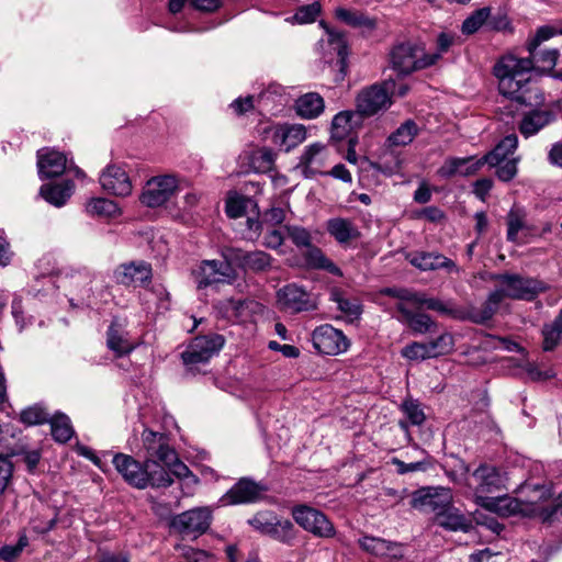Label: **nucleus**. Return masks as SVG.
I'll return each mask as SVG.
<instances>
[{"label":"nucleus","instance_id":"obj_2","mask_svg":"<svg viewBox=\"0 0 562 562\" xmlns=\"http://www.w3.org/2000/svg\"><path fill=\"white\" fill-rule=\"evenodd\" d=\"M490 280L497 283L496 290L504 300L531 302L550 288L538 278L513 272L493 273L490 276Z\"/></svg>","mask_w":562,"mask_h":562},{"label":"nucleus","instance_id":"obj_58","mask_svg":"<svg viewBox=\"0 0 562 562\" xmlns=\"http://www.w3.org/2000/svg\"><path fill=\"white\" fill-rule=\"evenodd\" d=\"M268 536L281 542H289L293 538V524L288 519L281 520L277 518Z\"/></svg>","mask_w":562,"mask_h":562},{"label":"nucleus","instance_id":"obj_56","mask_svg":"<svg viewBox=\"0 0 562 562\" xmlns=\"http://www.w3.org/2000/svg\"><path fill=\"white\" fill-rule=\"evenodd\" d=\"M274 159V153L270 148L263 147L254 154L251 164L257 171L267 172L272 169Z\"/></svg>","mask_w":562,"mask_h":562},{"label":"nucleus","instance_id":"obj_6","mask_svg":"<svg viewBox=\"0 0 562 562\" xmlns=\"http://www.w3.org/2000/svg\"><path fill=\"white\" fill-rule=\"evenodd\" d=\"M472 483L475 502L483 507L486 499H492L493 494L507 490V477L493 465H480L472 473Z\"/></svg>","mask_w":562,"mask_h":562},{"label":"nucleus","instance_id":"obj_57","mask_svg":"<svg viewBox=\"0 0 562 562\" xmlns=\"http://www.w3.org/2000/svg\"><path fill=\"white\" fill-rule=\"evenodd\" d=\"M284 229L296 247L307 248L312 245V235L306 228L297 225H286Z\"/></svg>","mask_w":562,"mask_h":562},{"label":"nucleus","instance_id":"obj_39","mask_svg":"<svg viewBox=\"0 0 562 562\" xmlns=\"http://www.w3.org/2000/svg\"><path fill=\"white\" fill-rule=\"evenodd\" d=\"M106 334V346L116 357L127 355L134 349V345L126 338V333L116 322H112Z\"/></svg>","mask_w":562,"mask_h":562},{"label":"nucleus","instance_id":"obj_47","mask_svg":"<svg viewBox=\"0 0 562 562\" xmlns=\"http://www.w3.org/2000/svg\"><path fill=\"white\" fill-rule=\"evenodd\" d=\"M329 295L330 300L337 304L338 310L347 316L358 317L361 314L362 310L359 301L347 299L341 289L333 288Z\"/></svg>","mask_w":562,"mask_h":562},{"label":"nucleus","instance_id":"obj_46","mask_svg":"<svg viewBox=\"0 0 562 562\" xmlns=\"http://www.w3.org/2000/svg\"><path fill=\"white\" fill-rule=\"evenodd\" d=\"M92 274L88 271H77L69 278V285L78 291L82 303L91 304Z\"/></svg>","mask_w":562,"mask_h":562},{"label":"nucleus","instance_id":"obj_38","mask_svg":"<svg viewBox=\"0 0 562 562\" xmlns=\"http://www.w3.org/2000/svg\"><path fill=\"white\" fill-rule=\"evenodd\" d=\"M306 265L312 269H322L334 276L342 277L341 269L336 266L321 248L311 245L303 254Z\"/></svg>","mask_w":562,"mask_h":562},{"label":"nucleus","instance_id":"obj_43","mask_svg":"<svg viewBox=\"0 0 562 562\" xmlns=\"http://www.w3.org/2000/svg\"><path fill=\"white\" fill-rule=\"evenodd\" d=\"M86 211L92 216L114 218L121 214L119 205L105 198H93L86 204Z\"/></svg>","mask_w":562,"mask_h":562},{"label":"nucleus","instance_id":"obj_28","mask_svg":"<svg viewBox=\"0 0 562 562\" xmlns=\"http://www.w3.org/2000/svg\"><path fill=\"white\" fill-rule=\"evenodd\" d=\"M483 166L481 158L475 159L473 156L464 158L450 157L439 168L438 173L445 178H451L457 175L471 176L476 173Z\"/></svg>","mask_w":562,"mask_h":562},{"label":"nucleus","instance_id":"obj_63","mask_svg":"<svg viewBox=\"0 0 562 562\" xmlns=\"http://www.w3.org/2000/svg\"><path fill=\"white\" fill-rule=\"evenodd\" d=\"M247 204L248 200L243 196L235 195L228 198L225 207L227 216L231 218L241 217L246 212Z\"/></svg>","mask_w":562,"mask_h":562},{"label":"nucleus","instance_id":"obj_12","mask_svg":"<svg viewBox=\"0 0 562 562\" xmlns=\"http://www.w3.org/2000/svg\"><path fill=\"white\" fill-rule=\"evenodd\" d=\"M312 341L315 349L324 355H339L349 348V340L344 333L329 324L318 326L312 334Z\"/></svg>","mask_w":562,"mask_h":562},{"label":"nucleus","instance_id":"obj_24","mask_svg":"<svg viewBox=\"0 0 562 562\" xmlns=\"http://www.w3.org/2000/svg\"><path fill=\"white\" fill-rule=\"evenodd\" d=\"M144 448L149 458H156L158 461L175 460V449L168 443V437L165 434L145 429L142 434Z\"/></svg>","mask_w":562,"mask_h":562},{"label":"nucleus","instance_id":"obj_33","mask_svg":"<svg viewBox=\"0 0 562 562\" xmlns=\"http://www.w3.org/2000/svg\"><path fill=\"white\" fill-rule=\"evenodd\" d=\"M324 99L316 92L305 93L295 101L296 114L302 119H316L324 112Z\"/></svg>","mask_w":562,"mask_h":562},{"label":"nucleus","instance_id":"obj_29","mask_svg":"<svg viewBox=\"0 0 562 562\" xmlns=\"http://www.w3.org/2000/svg\"><path fill=\"white\" fill-rule=\"evenodd\" d=\"M262 306L254 300L227 299L221 303L224 315L236 322H248L252 314L260 312Z\"/></svg>","mask_w":562,"mask_h":562},{"label":"nucleus","instance_id":"obj_59","mask_svg":"<svg viewBox=\"0 0 562 562\" xmlns=\"http://www.w3.org/2000/svg\"><path fill=\"white\" fill-rule=\"evenodd\" d=\"M14 465L9 456L0 453V496L4 494L13 479Z\"/></svg>","mask_w":562,"mask_h":562},{"label":"nucleus","instance_id":"obj_42","mask_svg":"<svg viewBox=\"0 0 562 562\" xmlns=\"http://www.w3.org/2000/svg\"><path fill=\"white\" fill-rule=\"evenodd\" d=\"M438 524L442 528L451 531L468 532L472 528L471 520L458 510H453L451 506L440 513Z\"/></svg>","mask_w":562,"mask_h":562},{"label":"nucleus","instance_id":"obj_35","mask_svg":"<svg viewBox=\"0 0 562 562\" xmlns=\"http://www.w3.org/2000/svg\"><path fill=\"white\" fill-rule=\"evenodd\" d=\"M518 145V138L515 134L507 135L504 137L493 150L484 155L481 160L483 165L487 164L492 167L498 166L505 160H508L507 157L512 155Z\"/></svg>","mask_w":562,"mask_h":562},{"label":"nucleus","instance_id":"obj_25","mask_svg":"<svg viewBox=\"0 0 562 562\" xmlns=\"http://www.w3.org/2000/svg\"><path fill=\"white\" fill-rule=\"evenodd\" d=\"M119 284H143L151 278V267L144 261L121 265L114 272Z\"/></svg>","mask_w":562,"mask_h":562},{"label":"nucleus","instance_id":"obj_4","mask_svg":"<svg viewBox=\"0 0 562 562\" xmlns=\"http://www.w3.org/2000/svg\"><path fill=\"white\" fill-rule=\"evenodd\" d=\"M225 338L220 334L198 336L192 339L187 349L181 353L186 368L195 372L200 364H205L224 347Z\"/></svg>","mask_w":562,"mask_h":562},{"label":"nucleus","instance_id":"obj_3","mask_svg":"<svg viewBox=\"0 0 562 562\" xmlns=\"http://www.w3.org/2000/svg\"><path fill=\"white\" fill-rule=\"evenodd\" d=\"M439 60V54H428L424 47L412 43L396 45L390 54L392 68L401 75L428 68Z\"/></svg>","mask_w":562,"mask_h":562},{"label":"nucleus","instance_id":"obj_21","mask_svg":"<svg viewBox=\"0 0 562 562\" xmlns=\"http://www.w3.org/2000/svg\"><path fill=\"white\" fill-rule=\"evenodd\" d=\"M37 168L42 180L59 177L67 168V158L60 151L43 148L37 151Z\"/></svg>","mask_w":562,"mask_h":562},{"label":"nucleus","instance_id":"obj_53","mask_svg":"<svg viewBox=\"0 0 562 562\" xmlns=\"http://www.w3.org/2000/svg\"><path fill=\"white\" fill-rule=\"evenodd\" d=\"M48 419L49 413L38 404L23 409L20 414V420L27 426L48 423Z\"/></svg>","mask_w":562,"mask_h":562},{"label":"nucleus","instance_id":"obj_16","mask_svg":"<svg viewBox=\"0 0 562 562\" xmlns=\"http://www.w3.org/2000/svg\"><path fill=\"white\" fill-rule=\"evenodd\" d=\"M112 462L127 484L139 490H144L148 486L146 461L140 463L128 454L116 453Z\"/></svg>","mask_w":562,"mask_h":562},{"label":"nucleus","instance_id":"obj_14","mask_svg":"<svg viewBox=\"0 0 562 562\" xmlns=\"http://www.w3.org/2000/svg\"><path fill=\"white\" fill-rule=\"evenodd\" d=\"M225 259L244 271H251L255 273L268 271L273 261V258L262 250L246 251L240 248L227 249L225 252Z\"/></svg>","mask_w":562,"mask_h":562},{"label":"nucleus","instance_id":"obj_27","mask_svg":"<svg viewBox=\"0 0 562 562\" xmlns=\"http://www.w3.org/2000/svg\"><path fill=\"white\" fill-rule=\"evenodd\" d=\"M321 25L327 33V42L329 46L338 56L336 65L339 74L336 76L335 81H342L348 72V47L345 34L328 27L324 22H322Z\"/></svg>","mask_w":562,"mask_h":562},{"label":"nucleus","instance_id":"obj_44","mask_svg":"<svg viewBox=\"0 0 562 562\" xmlns=\"http://www.w3.org/2000/svg\"><path fill=\"white\" fill-rule=\"evenodd\" d=\"M50 430L53 438L61 443H65L74 436V428L69 417L63 413H56L49 417Z\"/></svg>","mask_w":562,"mask_h":562},{"label":"nucleus","instance_id":"obj_10","mask_svg":"<svg viewBox=\"0 0 562 562\" xmlns=\"http://www.w3.org/2000/svg\"><path fill=\"white\" fill-rule=\"evenodd\" d=\"M293 518L304 530L319 538H333L336 529L333 522L319 510L306 505L293 509Z\"/></svg>","mask_w":562,"mask_h":562},{"label":"nucleus","instance_id":"obj_18","mask_svg":"<svg viewBox=\"0 0 562 562\" xmlns=\"http://www.w3.org/2000/svg\"><path fill=\"white\" fill-rule=\"evenodd\" d=\"M277 299L281 310L291 313L311 311L316 307L311 294L294 283L281 288L277 292Z\"/></svg>","mask_w":562,"mask_h":562},{"label":"nucleus","instance_id":"obj_31","mask_svg":"<svg viewBox=\"0 0 562 562\" xmlns=\"http://www.w3.org/2000/svg\"><path fill=\"white\" fill-rule=\"evenodd\" d=\"M359 546L364 551L376 557H402L398 543L382 538L364 536L359 539Z\"/></svg>","mask_w":562,"mask_h":562},{"label":"nucleus","instance_id":"obj_7","mask_svg":"<svg viewBox=\"0 0 562 562\" xmlns=\"http://www.w3.org/2000/svg\"><path fill=\"white\" fill-rule=\"evenodd\" d=\"M391 86H393L391 81H383L360 90L356 98V111L358 114L361 117H369L387 110L392 105Z\"/></svg>","mask_w":562,"mask_h":562},{"label":"nucleus","instance_id":"obj_30","mask_svg":"<svg viewBox=\"0 0 562 562\" xmlns=\"http://www.w3.org/2000/svg\"><path fill=\"white\" fill-rule=\"evenodd\" d=\"M554 120L555 115L552 111L535 110L522 117L519 124V131L525 137H530Z\"/></svg>","mask_w":562,"mask_h":562},{"label":"nucleus","instance_id":"obj_64","mask_svg":"<svg viewBox=\"0 0 562 562\" xmlns=\"http://www.w3.org/2000/svg\"><path fill=\"white\" fill-rule=\"evenodd\" d=\"M176 550L180 552V557L186 562H204L209 558V553L206 551L189 546L177 544Z\"/></svg>","mask_w":562,"mask_h":562},{"label":"nucleus","instance_id":"obj_9","mask_svg":"<svg viewBox=\"0 0 562 562\" xmlns=\"http://www.w3.org/2000/svg\"><path fill=\"white\" fill-rule=\"evenodd\" d=\"M262 133L266 139L285 153L297 147L307 137V131L303 124H274L266 127Z\"/></svg>","mask_w":562,"mask_h":562},{"label":"nucleus","instance_id":"obj_8","mask_svg":"<svg viewBox=\"0 0 562 562\" xmlns=\"http://www.w3.org/2000/svg\"><path fill=\"white\" fill-rule=\"evenodd\" d=\"M212 519L210 507H195L175 515L170 519L169 526L181 536L195 539L209 530Z\"/></svg>","mask_w":562,"mask_h":562},{"label":"nucleus","instance_id":"obj_37","mask_svg":"<svg viewBox=\"0 0 562 562\" xmlns=\"http://www.w3.org/2000/svg\"><path fill=\"white\" fill-rule=\"evenodd\" d=\"M427 308L435 311L441 315L451 316L453 318L463 319L464 317L458 310H456L451 302H443L436 297H428L425 293L417 292L414 310Z\"/></svg>","mask_w":562,"mask_h":562},{"label":"nucleus","instance_id":"obj_13","mask_svg":"<svg viewBox=\"0 0 562 562\" xmlns=\"http://www.w3.org/2000/svg\"><path fill=\"white\" fill-rule=\"evenodd\" d=\"M330 151L328 147L319 142L306 146L300 156L297 169L305 178H313L317 175H325L324 169L329 164Z\"/></svg>","mask_w":562,"mask_h":562},{"label":"nucleus","instance_id":"obj_11","mask_svg":"<svg viewBox=\"0 0 562 562\" xmlns=\"http://www.w3.org/2000/svg\"><path fill=\"white\" fill-rule=\"evenodd\" d=\"M179 181L176 176L165 175L149 179L144 187L140 201L148 207L165 204L177 191Z\"/></svg>","mask_w":562,"mask_h":562},{"label":"nucleus","instance_id":"obj_17","mask_svg":"<svg viewBox=\"0 0 562 562\" xmlns=\"http://www.w3.org/2000/svg\"><path fill=\"white\" fill-rule=\"evenodd\" d=\"M225 262L217 260H205L196 271V284L199 289H204L216 283L231 282L235 278L233 263L227 259Z\"/></svg>","mask_w":562,"mask_h":562},{"label":"nucleus","instance_id":"obj_41","mask_svg":"<svg viewBox=\"0 0 562 562\" xmlns=\"http://www.w3.org/2000/svg\"><path fill=\"white\" fill-rule=\"evenodd\" d=\"M256 104L260 112L276 114L284 105V97L279 87H269L256 98Z\"/></svg>","mask_w":562,"mask_h":562},{"label":"nucleus","instance_id":"obj_40","mask_svg":"<svg viewBox=\"0 0 562 562\" xmlns=\"http://www.w3.org/2000/svg\"><path fill=\"white\" fill-rule=\"evenodd\" d=\"M541 334L544 351H552L562 342V308L552 322L543 325Z\"/></svg>","mask_w":562,"mask_h":562},{"label":"nucleus","instance_id":"obj_62","mask_svg":"<svg viewBox=\"0 0 562 562\" xmlns=\"http://www.w3.org/2000/svg\"><path fill=\"white\" fill-rule=\"evenodd\" d=\"M381 293L386 296L396 297L406 305L414 307L417 291L405 288H385Z\"/></svg>","mask_w":562,"mask_h":562},{"label":"nucleus","instance_id":"obj_48","mask_svg":"<svg viewBox=\"0 0 562 562\" xmlns=\"http://www.w3.org/2000/svg\"><path fill=\"white\" fill-rule=\"evenodd\" d=\"M507 240L515 243L518 233L526 228V212L514 205L507 214Z\"/></svg>","mask_w":562,"mask_h":562},{"label":"nucleus","instance_id":"obj_50","mask_svg":"<svg viewBox=\"0 0 562 562\" xmlns=\"http://www.w3.org/2000/svg\"><path fill=\"white\" fill-rule=\"evenodd\" d=\"M417 134V126L414 121L407 120L389 138L390 146H405L412 143Z\"/></svg>","mask_w":562,"mask_h":562},{"label":"nucleus","instance_id":"obj_52","mask_svg":"<svg viewBox=\"0 0 562 562\" xmlns=\"http://www.w3.org/2000/svg\"><path fill=\"white\" fill-rule=\"evenodd\" d=\"M432 358L450 355L454 350V337L449 331L441 333L437 338L428 341Z\"/></svg>","mask_w":562,"mask_h":562},{"label":"nucleus","instance_id":"obj_26","mask_svg":"<svg viewBox=\"0 0 562 562\" xmlns=\"http://www.w3.org/2000/svg\"><path fill=\"white\" fill-rule=\"evenodd\" d=\"M326 229L334 239L342 246L360 238L361 233L355 222L345 217H333L326 223Z\"/></svg>","mask_w":562,"mask_h":562},{"label":"nucleus","instance_id":"obj_60","mask_svg":"<svg viewBox=\"0 0 562 562\" xmlns=\"http://www.w3.org/2000/svg\"><path fill=\"white\" fill-rule=\"evenodd\" d=\"M169 471L179 479H190L193 483L198 482L195 475L192 474L187 464L179 460L177 452L175 451V460L161 461Z\"/></svg>","mask_w":562,"mask_h":562},{"label":"nucleus","instance_id":"obj_19","mask_svg":"<svg viewBox=\"0 0 562 562\" xmlns=\"http://www.w3.org/2000/svg\"><path fill=\"white\" fill-rule=\"evenodd\" d=\"M266 488L249 480L240 479L218 501L221 506L238 505L257 502Z\"/></svg>","mask_w":562,"mask_h":562},{"label":"nucleus","instance_id":"obj_51","mask_svg":"<svg viewBox=\"0 0 562 562\" xmlns=\"http://www.w3.org/2000/svg\"><path fill=\"white\" fill-rule=\"evenodd\" d=\"M491 15V9L484 7L472 12L462 23L461 32L464 35L476 33Z\"/></svg>","mask_w":562,"mask_h":562},{"label":"nucleus","instance_id":"obj_36","mask_svg":"<svg viewBox=\"0 0 562 562\" xmlns=\"http://www.w3.org/2000/svg\"><path fill=\"white\" fill-rule=\"evenodd\" d=\"M72 189L74 183L68 180L63 183L43 184L40 189V194L49 204L60 207L71 196Z\"/></svg>","mask_w":562,"mask_h":562},{"label":"nucleus","instance_id":"obj_20","mask_svg":"<svg viewBox=\"0 0 562 562\" xmlns=\"http://www.w3.org/2000/svg\"><path fill=\"white\" fill-rule=\"evenodd\" d=\"M405 259L422 271L446 269L448 272H458L456 262L439 252L414 251L405 255Z\"/></svg>","mask_w":562,"mask_h":562},{"label":"nucleus","instance_id":"obj_49","mask_svg":"<svg viewBox=\"0 0 562 562\" xmlns=\"http://www.w3.org/2000/svg\"><path fill=\"white\" fill-rule=\"evenodd\" d=\"M335 14L337 19L353 27H367L370 30L375 27L374 20L357 11L337 8Z\"/></svg>","mask_w":562,"mask_h":562},{"label":"nucleus","instance_id":"obj_61","mask_svg":"<svg viewBox=\"0 0 562 562\" xmlns=\"http://www.w3.org/2000/svg\"><path fill=\"white\" fill-rule=\"evenodd\" d=\"M319 12L321 4L318 2H313L311 4L299 8L295 14L292 16V20L300 24L311 23L315 21Z\"/></svg>","mask_w":562,"mask_h":562},{"label":"nucleus","instance_id":"obj_1","mask_svg":"<svg viewBox=\"0 0 562 562\" xmlns=\"http://www.w3.org/2000/svg\"><path fill=\"white\" fill-rule=\"evenodd\" d=\"M562 35V29L553 25L539 27L528 41L529 57H517L507 54L501 57L494 66V75L498 80L499 92L512 101L521 105L537 106L542 103L543 94L532 79V72L538 68L551 70L558 60V49L537 52L542 42L555 35Z\"/></svg>","mask_w":562,"mask_h":562},{"label":"nucleus","instance_id":"obj_55","mask_svg":"<svg viewBox=\"0 0 562 562\" xmlns=\"http://www.w3.org/2000/svg\"><path fill=\"white\" fill-rule=\"evenodd\" d=\"M401 409L411 425L419 426L424 423L425 414L420 407V404L416 400L406 398L401 404Z\"/></svg>","mask_w":562,"mask_h":562},{"label":"nucleus","instance_id":"obj_45","mask_svg":"<svg viewBox=\"0 0 562 562\" xmlns=\"http://www.w3.org/2000/svg\"><path fill=\"white\" fill-rule=\"evenodd\" d=\"M146 467L148 486L150 485L151 487L159 488L167 487L172 484L173 480L170 476V473L165 468L160 467L157 461L154 459H147Z\"/></svg>","mask_w":562,"mask_h":562},{"label":"nucleus","instance_id":"obj_15","mask_svg":"<svg viewBox=\"0 0 562 562\" xmlns=\"http://www.w3.org/2000/svg\"><path fill=\"white\" fill-rule=\"evenodd\" d=\"M451 492L445 487L422 488L414 493L412 507L434 512L438 516L451 505Z\"/></svg>","mask_w":562,"mask_h":562},{"label":"nucleus","instance_id":"obj_22","mask_svg":"<svg viewBox=\"0 0 562 562\" xmlns=\"http://www.w3.org/2000/svg\"><path fill=\"white\" fill-rule=\"evenodd\" d=\"M102 188L119 196H126L132 192V182L124 169L119 166L110 165L100 176Z\"/></svg>","mask_w":562,"mask_h":562},{"label":"nucleus","instance_id":"obj_34","mask_svg":"<svg viewBox=\"0 0 562 562\" xmlns=\"http://www.w3.org/2000/svg\"><path fill=\"white\" fill-rule=\"evenodd\" d=\"M360 114L353 111H341L331 122V137L341 140L349 136L353 127L360 124Z\"/></svg>","mask_w":562,"mask_h":562},{"label":"nucleus","instance_id":"obj_54","mask_svg":"<svg viewBox=\"0 0 562 562\" xmlns=\"http://www.w3.org/2000/svg\"><path fill=\"white\" fill-rule=\"evenodd\" d=\"M401 355L411 361H424L427 359H432L428 341L411 342L402 349Z\"/></svg>","mask_w":562,"mask_h":562},{"label":"nucleus","instance_id":"obj_23","mask_svg":"<svg viewBox=\"0 0 562 562\" xmlns=\"http://www.w3.org/2000/svg\"><path fill=\"white\" fill-rule=\"evenodd\" d=\"M396 310L401 314L398 321L406 324L415 334L434 333L437 323L427 314L420 313L419 310L414 311L403 302L396 303Z\"/></svg>","mask_w":562,"mask_h":562},{"label":"nucleus","instance_id":"obj_32","mask_svg":"<svg viewBox=\"0 0 562 562\" xmlns=\"http://www.w3.org/2000/svg\"><path fill=\"white\" fill-rule=\"evenodd\" d=\"M503 301L504 299L495 288L482 306L480 308H472L467 315H462L463 319H470L475 324H484L496 314Z\"/></svg>","mask_w":562,"mask_h":562},{"label":"nucleus","instance_id":"obj_5","mask_svg":"<svg viewBox=\"0 0 562 562\" xmlns=\"http://www.w3.org/2000/svg\"><path fill=\"white\" fill-rule=\"evenodd\" d=\"M535 492L539 493V497L528 501H520L507 495L494 496L492 499L485 501L486 504L483 506V508L503 517L518 514L527 517L539 516V512L541 509L539 499L544 496L547 491L543 487L536 486Z\"/></svg>","mask_w":562,"mask_h":562}]
</instances>
